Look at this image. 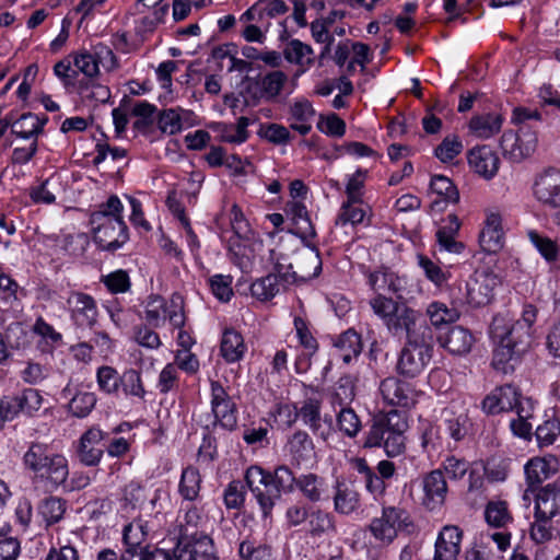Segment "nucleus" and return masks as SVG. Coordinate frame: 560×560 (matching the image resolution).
Here are the masks:
<instances>
[{"label":"nucleus","instance_id":"obj_43","mask_svg":"<svg viewBox=\"0 0 560 560\" xmlns=\"http://www.w3.org/2000/svg\"><path fill=\"white\" fill-rule=\"evenodd\" d=\"M280 291L278 276L269 273L254 281L250 285L252 296L258 301L265 302L275 298Z\"/></svg>","mask_w":560,"mask_h":560},{"label":"nucleus","instance_id":"obj_64","mask_svg":"<svg viewBox=\"0 0 560 560\" xmlns=\"http://www.w3.org/2000/svg\"><path fill=\"white\" fill-rule=\"evenodd\" d=\"M553 532L552 518H544L535 515V522L530 527V537L537 544H544L551 539Z\"/></svg>","mask_w":560,"mask_h":560},{"label":"nucleus","instance_id":"obj_53","mask_svg":"<svg viewBox=\"0 0 560 560\" xmlns=\"http://www.w3.org/2000/svg\"><path fill=\"white\" fill-rule=\"evenodd\" d=\"M560 434V420L550 417L536 428L535 435L539 446L551 445Z\"/></svg>","mask_w":560,"mask_h":560},{"label":"nucleus","instance_id":"obj_46","mask_svg":"<svg viewBox=\"0 0 560 560\" xmlns=\"http://www.w3.org/2000/svg\"><path fill=\"white\" fill-rule=\"evenodd\" d=\"M337 425L345 435L354 438L361 430V420L352 408L340 407L337 413Z\"/></svg>","mask_w":560,"mask_h":560},{"label":"nucleus","instance_id":"obj_36","mask_svg":"<svg viewBox=\"0 0 560 560\" xmlns=\"http://www.w3.org/2000/svg\"><path fill=\"white\" fill-rule=\"evenodd\" d=\"M502 121V117L498 114L476 115L469 121V130L478 138L488 139L501 130Z\"/></svg>","mask_w":560,"mask_h":560},{"label":"nucleus","instance_id":"obj_17","mask_svg":"<svg viewBox=\"0 0 560 560\" xmlns=\"http://www.w3.org/2000/svg\"><path fill=\"white\" fill-rule=\"evenodd\" d=\"M334 489V509L337 513L349 515L360 508L361 498L354 480L337 479Z\"/></svg>","mask_w":560,"mask_h":560},{"label":"nucleus","instance_id":"obj_4","mask_svg":"<svg viewBox=\"0 0 560 560\" xmlns=\"http://www.w3.org/2000/svg\"><path fill=\"white\" fill-rule=\"evenodd\" d=\"M369 304L373 313L384 322L387 330L396 337H402L404 330L425 319L419 311L382 293L372 298Z\"/></svg>","mask_w":560,"mask_h":560},{"label":"nucleus","instance_id":"obj_30","mask_svg":"<svg viewBox=\"0 0 560 560\" xmlns=\"http://www.w3.org/2000/svg\"><path fill=\"white\" fill-rule=\"evenodd\" d=\"M288 213L291 214L294 224V233L300 236L303 242L316 236L315 228L311 222L304 203L292 200L288 203Z\"/></svg>","mask_w":560,"mask_h":560},{"label":"nucleus","instance_id":"obj_38","mask_svg":"<svg viewBox=\"0 0 560 560\" xmlns=\"http://www.w3.org/2000/svg\"><path fill=\"white\" fill-rule=\"evenodd\" d=\"M474 342L471 334L462 326L448 330L442 340V346L454 354L467 353Z\"/></svg>","mask_w":560,"mask_h":560},{"label":"nucleus","instance_id":"obj_2","mask_svg":"<svg viewBox=\"0 0 560 560\" xmlns=\"http://www.w3.org/2000/svg\"><path fill=\"white\" fill-rule=\"evenodd\" d=\"M405 346L401 349L397 370L406 377L418 376L432 358L434 336L425 319L404 330Z\"/></svg>","mask_w":560,"mask_h":560},{"label":"nucleus","instance_id":"obj_44","mask_svg":"<svg viewBox=\"0 0 560 560\" xmlns=\"http://www.w3.org/2000/svg\"><path fill=\"white\" fill-rule=\"evenodd\" d=\"M66 512V501L57 497H48L38 504V513L47 525L62 520Z\"/></svg>","mask_w":560,"mask_h":560},{"label":"nucleus","instance_id":"obj_41","mask_svg":"<svg viewBox=\"0 0 560 560\" xmlns=\"http://www.w3.org/2000/svg\"><path fill=\"white\" fill-rule=\"evenodd\" d=\"M46 120L32 113L23 114L12 124V133L23 139L37 137L43 131Z\"/></svg>","mask_w":560,"mask_h":560},{"label":"nucleus","instance_id":"obj_52","mask_svg":"<svg viewBox=\"0 0 560 560\" xmlns=\"http://www.w3.org/2000/svg\"><path fill=\"white\" fill-rule=\"evenodd\" d=\"M486 521L490 526L504 527L512 517L508 504L502 501L489 502L485 511Z\"/></svg>","mask_w":560,"mask_h":560},{"label":"nucleus","instance_id":"obj_7","mask_svg":"<svg viewBox=\"0 0 560 560\" xmlns=\"http://www.w3.org/2000/svg\"><path fill=\"white\" fill-rule=\"evenodd\" d=\"M538 143L537 132L526 124H523L518 131L508 130L501 137V149L503 155L512 162H521L532 155Z\"/></svg>","mask_w":560,"mask_h":560},{"label":"nucleus","instance_id":"obj_24","mask_svg":"<svg viewBox=\"0 0 560 560\" xmlns=\"http://www.w3.org/2000/svg\"><path fill=\"white\" fill-rule=\"evenodd\" d=\"M479 244L486 253H497L503 246L501 217L498 213L488 214L479 234Z\"/></svg>","mask_w":560,"mask_h":560},{"label":"nucleus","instance_id":"obj_48","mask_svg":"<svg viewBox=\"0 0 560 560\" xmlns=\"http://www.w3.org/2000/svg\"><path fill=\"white\" fill-rule=\"evenodd\" d=\"M366 210L362 206V201H350V199H348L341 207L336 224L345 225L351 223L355 225L363 222Z\"/></svg>","mask_w":560,"mask_h":560},{"label":"nucleus","instance_id":"obj_51","mask_svg":"<svg viewBox=\"0 0 560 560\" xmlns=\"http://www.w3.org/2000/svg\"><path fill=\"white\" fill-rule=\"evenodd\" d=\"M96 405V396L94 393L82 392L75 394L69 401V411L78 417L84 418L93 410Z\"/></svg>","mask_w":560,"mask_h":560},{"label":"nucleus","instance_id":"obj_61","mask_svg":"<svg viewBox=\"0 0 560 560\" xmlns=\"http://www.w3.org/2000/svg\"><path fill=\"white\" fill-rule=\"evenodd\" d=\"M312 49L302 42L294 39L284 49V56L288 61L300 65L310 63L312 61Z\"/></svg>","mask_w":560,"mask_h":560},{"label":"nucleus","instance_id":"obj_27","mask_svg":"<svg viewBox=\"0 0 560 560\" xmlns=\"http://www.w3.org/2000/svg\"><path fill=\"white\" fill-rule=\"evenodd\" d=\"M401 416L402 415L397 410H392L385 416L375 418L373 424L366 433L364 446L383 447L386 442V436H388L389 432H392V427L388 424V422L394 421V418H401Z\"/></svg>","mask_w":560,"mask_h":560},{"label":"nucleus","instance_id":"obj_55","mask_svg":"<svg viewBox=\"0 0 560 560\" xmlns=\"http://www.w3.org/2000/svg\"><path fill=\"white\" fill-rule=\"evenodd\" d=\"M15 396L20 405V412L32 416L42 407L43 397L35 388H25Z\"/></svg>","mask_w":560,"mask_h":560},{"label":"nucleus","instance_id":"obj_21","mask_svg":"<svg viewBox=\"0 0 560 560\" xmlns=\"http://www.w3.org/2000/svg\"><path fill=\"white\" fill-rule=\"evenodd\" d=\"M296 417H300L303 423L307 425L315 435H318L324 441L328 440L331 428L330 424L324 425L323 423L319 400L314 398L304 400L296 412Z\"/></svg>","mask_w":560,"mask_h":560},{"label":"nucleus","instance_id":"obj_16","mask_svg":"<svg viewBox=\"0 0 560 560\" xmlns=\"http://www.w3.org/2000/svg\"><path fill=\"white\" fill-rule=\"evenodd\" d=\"M105 434L97 427H92L85 431L79 440L77 454L82 464L85 466H95L100 463L104 445Z\"/></svg>","mask_w":560,"mask_h":560},{"label":"nucleus","instance_id":"obj_8","mask_svg":"<svg viewBox=\"0 0 560 560\" xmlns=\"http://www.w3.org/2000/svg\"><path fill=\"white\" fill-rule=\"evenodd\" d=\"M73 65L77 71L82 72L89 79H94L100 74V66L112 70L116 65V59L110 48L98 43L91 48H82L75 52Z\"/></svg>","mask_w":560,"mask_h":560},{"label":"nucleus","instance_id":"obj_62","mask_svg":"<svg viewBox=\"0 0 560 560\" xmlns=\"http://www.w3.org/2000/svg\"><path fill=\"white\" fill-rule=\"evenodd\" d=\"M120 385L126 395H132L143 398L145 390L143 388L140 373L133 369L127 370L120 377Z\"/></svg>","mask_w":560,"mask_h":560},{"label":"nucleus","instance_id":"obj_45","mask_svg":"<svg viewBox=\"0 0 560 560\" xmlns=\"http://www.w3.org/2000/svg\"><path fill=\"white\" fill-rule=\"evenodd\" d=\"M200 482L199 471L194 467H187L182 472L179 493L185 500H195L200 491Z\"/></svg>","mask_w":560,"mask_h":560},{"label":"nucleus","instance_id":"obj_39","mask_svg":"<svg viewBox=\"0 0 560 560\" xmlns=\"http://www.w3.org/2000/svg\"><path fill=\"white\" fill-rule=\"evenodd\" d=\"M245 350L242 335L232 328L225 329L221 341L222 357L228 362H236L243 358Z\"/></svg>","mask_w":560,"mask_h":560},{"label":"nucleus","instance_id":"obj_32","mask_svg":"<svg viewBox=\"0 0 560 560\" xmlns=\"http://www.w3.org/2000/svg\"><path fill=\"white\" fill-rule=\"evenodd\" d=\"M299 477H296L291 468L287 465L276 467L273 472H270L271 488L270 492L273 493L275 502L281 497V493H292L296 489Z\"/></svg>","mask_w":560,"mask_h":560},{"label":"nucleus","instance_id":"obj_59","mask_svg":"<svg viewBox=\"0 0 560 560\" xmlns=\"http://www.w3.org/2000/svg\"><path fill=\"white\" fill-rule=\"evenodd\" d=\"M287 79V75L279 70L266 74L260 81L264 95H266L268 98H275L277 95H279Z\"/></svg>","mask_w":560,"mask_h":560},{"label":"nucleus","instance_id":"obj_20","mask_svg":"<svg viewBox=\"0 0 560 560\" xmlns=\"http://www.w3.org/2000/svg\"><path fill=\"white\" fill-rule=\"evenodd\" d=\"M467 160L469 166L486 179L498 173L500 160L489 145L472 148L467 154Z\"/></svg>","mask_w":560,"mask_h":560},{"label":"nucleus","instance_id":"obj_57","mask_svg":"<svg viewBox=\"0 0 560 560\" xmlns=\"http://www.w3.org/2000/svg\"><path fill=\"white\" fill-rule=\"evenodd\" d=\"M463 143L457 136H447L436 147L435 155L443 162H450L463 151Z\"/></svg>","mask_w":560,"mask_h":560},{"label":"nucleus","instance_id":"obj_9","mask_svg":"<svg viewBox=\"0 0 560 560\" xmlns=\"http://www.w3.org/2000/svg\"><path fill=\"white\" fill-rule=\"evenodd\" d=\"M534 198L545 208H560V168L547 167L534 177Z\"/></svg>","mask_w":560,"mask_h":560},{"label":"nucleus","instance_id":"obj_60","mask_svg":"<svg viewBox=\"0 0 560 560\" xmlns=\"http://www.w3.org/2000/svg\"><path fill=\"white\" fill-rule=\"evenodd\" d=\"M164 300L159 295H151L145 307V320L153 327H160L165 322Z\"/></svg>","mask_w":560,"mask_h":560},{"label":"nucleus","instance_id":"obj_15","mask_svg":"<svg viewBox=\"0 0 560 560\" xmlns=\"http://www.w3.org/2000/svg\"><path fill=\"white\" fill-rule=\"evenodd\" d=\"M211 408L215 420L224 429L232 430L237 423L235 404L218 381H211Z\"/></svg>","mask_w":560,"mask_h":560},{"label":"nucleus","instance_id":"obj_33","mask_svg":"<svg viewBox=\"0 0 560 560\" xmlns=\"http://www.w3.org/2000/svg\"><path fill=\"white\" fill-rule=\"evenodd\" d=\"M288 10L282 0H258L253 7L241 15V21H262L283 14Z\"/></svg>","mask_w":560,"mask_h":560},{"label":"nucleus","instance_id":"obj_49","mask_svg":"<svg viewBox=\"0 0 560 560\" xmlns=\"http://www.w3.org/2000/svg\"><path fill=\"white\" fill-rule=\"evenodd\" d=\"M120 377L117 371L108 365L98 368L96 372L98 388L108 395L117 394L120 386Z\"/></svg>","mask_w":560,"mask_h":560},{"label":"nucleus","instance_id":"obj_12","mask_svg":"<svg viewBox=\"0 0 560 560\" xmlns=\"http://www.w3.org/2000/svg\"><path fill=\"white\" fill-rule=\"evenodd\" d=\"M499 280L495 275L490 272H476L466 283V302L480 307L489 304L493 298V291Z\"/></svg>","mask_w":560,"mask_h":560},{"label":"nucleus","instance_id":"obj_34","mask_svg":"<svg viewBox=\"0 0 560 560\" xmlns=\"http://www.w3.org/2000/svg\"><path fill=\"white\" fill-rule=\"evenodd\" d=\"M148 524L141 520L131 522L124 528L122 540L126 549L122 552L136 553L149 547L145 545L148 537Z\"/></svg>","mask_w":560,"mask_h":560},{"label":"nucleus","instance_id":"obj_50","mask_svg":"<svg viewBox=\"0 0 560 560\" xmlns=\"http://www.w3.org/2000/svg\"><path fill=\"white\" fill-rule=\"evenodd\" d=\"M238 555L242 560H272L271 551L267 546L250 539L240 544Z\"/></svg>","mask_w":560,"mask_h":560},{"label":"nucleus","instance_id":"obj_1","mask_svg":"<svg viewBox=\"0 0 560 560\" xmlns=\"http://www.w3.org/2000/svg\"><path fill=\"white\" fill-rule=\"evenodd\" d=\"M538 310L526 304L522 316L509 328H501L494 320L493 335L499 338V345L493 351L492 365L497 371L508 374L514 371L522 355L527 352L532 341V327L536 322Z\"/></svg>","mask_w":560,"mask_h":560},{"label":"nucleus","instance_id":"obj_5","mask_svg":"<svg viewBox=\"0 0 560 560\" xmlns=\"http://www.w3.org/2000/svg\"><path fill=\"white\" fill-rule=\"evenodd\" d=\"M411 521L407 512L395 506L383 508L380 516L372 518L369 530L381 545H390L401 529L408 528Z\"/></svg>","mask_w":560,"mask_h":560},{"label":"nucleus","instance_id":"obj_14","mask_svg":"<svg viewBox=\"0 0 560 560\" xmlns=\"http://www.w3.org/2000/svg\"><path fill=\"white\" fill-rule=\"evenodd\" d=\"M247 487L257 499L262 512L267 515L275 505L273 493L270 492V472L258 466H250L245 474Z\"/></svg>","mask_w":560,"mask_h":560},{"label":"nucleus","instance_id":"obj_22","mask_svg":"<svg viewBox=\"0 0 560 560\" xmlns=\"http://www.w3.org/2000/svg\"><path fill=\"white\" fill-rule=\"evenodd\" d=\"M306 248L296 253L295 269L300 281L317 277L322 271V259L318 249L305 241Z\"/></svg>","mask_w":560,"mask_h":560},{"label":"nucleus","instance_id":"obj_42","mask_svg":"<svg viewBox=\"0 0 560 560\" xmlns=\"http://www.w3.org/2000/svg\"><path fill=\"white\" fill-rule=\"evenodd\" d=\"M61 180L59 176H50L39 186L31 188L30 197L35 203L50 205L55 202L56 195L60 191Z\"/></svg>","mask_w":560,"mask_h":560},{"label":"nucleus","instance_id":"obj_25","mask_svg":"<svg viewBox=\"0 0 560 560\" xmlns=\"http://www.w3.org/2000/svg\"><path fill=\"white\" fill-rule=\"evenodd\" d=\"M285 448L291 460L296 466H302L314 458V444L305 431L294 432L287 442Z\"/></svg>","mask_w":560,"mask_h":560},{"label":"nucleus","instance_id":"obj_40","mask_svg":"<svg viewBox=\"0 0 560 560\" xmlns=\"http://www.w3.org/2000/svg\"><path fill=\"white\" fill-rule=\"evenodd\" d=\"M423 317L430 319L431 326L441 328L443 325L455 323L459 318V312L445 303L434 301L427 306Z\"/></svg>","mask_w":560,"mask_h":560},{"label":"nucleus","instance_id":"obj_11","mask_svg":"<svg viewBox=\"0 0 560 560\" xmlns=\"http://www.w3.org/2000/svg\"><path fill=\"white\" fill-rule=\"evenodd\" d=\"M70 318L77 328H92L97 322L95 300L83 292L72 291L67 301Z\"/></svg>","mask_w":560,"mask_h":560},{"label":"nucleus","instance_id":"obj_3","mask_svg":"<svg viewBox=\"0 0 560 560\" xmlns=\"http://www.w3.org/2000/svg\"><path fill=\"white\" fill-rule=\"evenodd\" d=\"M23 464L36 478L45 480L51 489L63 485L69 475L67 458L50 452L47 444L39 442L30 445L23 456Z\"/></svg>","mask_w":560,"mask_h":560},{"label":"nucleus","instance_id":"obj_13","mask_svg":"<svg viewBox=\"0 0 560 560\" xmlns=\"http://www.w3.org/2000/svg\"><path fill=\"white\" fill-rule=\"evenodd\" d=\"M368 285L376 293H390L397 299H402L407 288V280L387 267H380L376 270H366Z\"/></svg>","mask_w":560,"mask_h":560},{"label":"nucleus","instance_id":"obj_23","mask_svg":"<svg viewBox=\"0 0 560 560\" xmlns=\"http://www.w3.org/2000/svg\"><path fill=\"white\" fill-rule=\"evenodd\" d=\"M424 491L423 503L430 510L440 506L446 497L447 485L441 470H433L428 474L422 481Z\"/></svg>","mask_w":560,"mask_h":560},{"label":"nucleus","instance_id":"obj_18","mask_svg":"<svg viewBox=\"0 0 560 560\" xmlns=\"http://www.w3.org/2000/svg\"><path fill=\"white\" fill-rule=\"evenodd\" d=\"M384 401L392 406L408 408L415 404V393L410 385L397 377H387L380 384Z\"/></svg>","mask_w":560,"mask_h":560},{"label":"nucleus","instance_id":"obj_47","mask_svg":"<svg viewBox=\"0 0 560 560\" xmlns=\"http://www.w3.org/2000/svg\"><path fill=\"white\" fill-rule=\"evenodd\" d=\"M430 189L443 197L446 202L457 203L459 200V192L453 182L444 175H434L430 182Z\"/></svg>","mask_w":560,"mask_h":560},{"label":"nucleus","instance_id":"obj_54","mask_svg":"<svg viewBox=\"0 0 560 560\" xmlns=\"http://www.w3.org/2000/svg\"><path fill=\"white\" fill-rule=\"evenodd\" d=\"M528 238L547 261H555L558 257V245L547 236L540 235L537 231L528 232Z\"/></svg>","mask_w":560,"mask_h":560},{"label":"nucleus","instance_id":"obj_26","mask_svg":"<svg viewBox=\"0 0 560 560\" xmlns=\"http://www.w3.org/2000/svg\"><path fill=\"white\" fill-rule=\"evenodd\" d=\"M560 514V489L552 485L541 488L535 498V515L553 518Z\"/></svg>","mask_w":560,"mask_h":560},{"label":"nucleus","instance_id":"obj_6","mask_svg":"<svg viewBox=\"0 0 560 560\" xmlns=\"http://www.w3.org/2000/svg\"><path fill=\"white\" fill-rule=\"evenodd\" d=\"M95 243L106 250H116L127 240V225L122 218L106 219L104 214H91Z\"/></svg>","mask_w":560,"mask_h":560},{"label":"nucleus","instance_id":"obj_10","mask_svg":"<svg viewBox=\"0 0 560 560\" xmlns=\"http://www.w3.org/2000/svg\"><path fill=\"white\" fill-rule=\"evenodd\" d=\"M173 553L176 560H218L212 539L203 534L179 536Z\"/></svg>","mask_w":560,"mask_h":560},{"label":"nucleus","instance_id":"obj_63","mask_svg":"<svg viewBox=\"0 0 560 560\" xmlns=\"http://www.w3.org/2000/svg\"><path fill=\"white\" fill-rule=\"evenodd\" d=\"M159 129L168 135H175L182 130V118L176 109L163 110L158 119Z\"/></svg>","mask_w":560,"mask_h":560},{"label":"nucleus","instance_id":"obj_31","mask_svg":"<svg viewBox=\"0 0 560 560\" xmlns=\"http://www.w3.org/2000/svg\"><path fill=\"white\" fill-rule=\"evenodd\" d=\"M148 491L140 486L138 482L131 481L125 487L124 490V502L126 505L135 509H147L153 511L156 502L160 499V492L154 491L152 498L147 502Z\"/></svg>","mask_w":560,"mask_h":560},{"label":"nucleus","instance_id":"obj_19","mask_svg":"<svg viewBox=\"0 0 560 560\" xmlns=\"http://www.w3.org/2000/svg\"><path fill=\"white\" fill-rule=\"evenodd\" d=\"M463 532L455 525H445L435 541L433 560H455L460 551Z\"/></svg>","mask_w":560,"mask_h":560},{"label":"nucleus","instance_id":"obj_37","mask_svg":"<svg viewBox=\"0 0 560 560\" xmlns=\"http://www.w3.org/2000/svg\"><path fill=\"white\" fill-rule=\"evenodd\" d=\"M388 424L392 427V432L386 436L383 448L388 456L395 457L400 455L405 450L406 438L404 433L408 428V423L402 415L401 418H394V421H389Z\"/></svg>","mask_w":560,"mask_h":560},{"label":"nucleus","instance_id":"obj_56","mask_svg":"<svg viewBox=\"0 0 560 560\" xmlns=\"http://www.w3.org/2000/svg\"><path fill=\"white\" fill-rule=\"evenodd\" d=\"M525 474L529 485H537L549 477L550 467L546 459L533 458L525 465Z\"/></svg>","mask_w":560,"mask_h":560},{"label":"nucleus","instance_id":"obj_28","mask_svg":"<svg viewBox=\"0 0 560 560\" xmlns=\"http://www.w3.org/2000/svg\"><path fill=\"white\" fill-rule=\"evenodd\" d=\"M443 427L446 433L454 440H463L468 432V416L463 408L456 410L447 407L442 411Z\"/></svg>","mask_w":560,"mask_h":560},{"label":"nucleus","instance_id":"obj_35","mask_svg":"<svg viewBox=\"0 0 560 560\" xmlns=\"http://www.w3.org/2000/svg\"><path fill=\"white\" fill-rule=\"evenodd\" d=\"M334 347L341 360L348 364L362 351L361 337L353 329H348L336 338Z\"/></svg>","mask_w":560,"mask_h":560},{"label":"nucleus","instance_id":"obj_29","mask_svg":"<svg viewBox=\"0 0 560 560\" xmlns=\"http://www.w3.org/2000/svg\"><path fill=\"white\" fill-rule=\"evenodd\" d=\"M296 489L310 502L316 503L327 497V485L324 477L314 472L299 476Z\"/></svg>","mask_w":560,"mask_h":560},{"label":"nucleus","instance_id":"obj_58","mask_svg":"<svg viewBox=\"0 0 560 560\" xmlns=\"http://www.w3.org/2000/svg\"><path fill=\"white\" fill-rule=\"evenodd\" d=\"M495 392L500 398V405L503 411H517L518 407H524V401L521 399V395L514 386L506 384L497 387Z\"/></svg>","mask_w":560,"mask_h":560}]
</instances>
